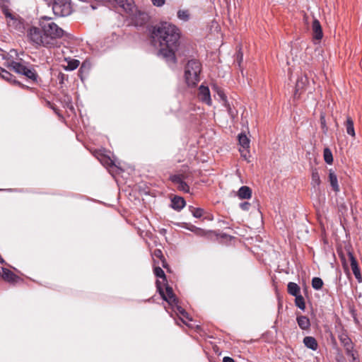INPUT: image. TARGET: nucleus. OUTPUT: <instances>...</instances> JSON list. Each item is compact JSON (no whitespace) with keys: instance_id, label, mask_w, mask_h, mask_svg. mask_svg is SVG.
Segmentation results:
<instances>
[{"instance_id":"f257e3e1","label":"nucleus","mask_w":362,"mask_h":362,"mask_svg":"<svg viewBox=\"0 0 362 362\" xmlns=\"http://www.w3.org/2000/svg\"><path fill=\"white\" fill-rule=\"evenodd\" d=\"M151 37L152 45L159 47L157 55L165 59L170 66H175V52L180 45V29L172 23L161 22L153 28Z\"/></svg>"},{"instance_id":"f03ea898","label":"nucleus","mask_w":362,"mask_h":362,"mask_svg":"<svg viewBox=\"0 0 362 362\" xmlns=\"http://www.w3.org/2000/svg\"><path fill=\"white\" fill-rule=\"evenodd\" d=\"M51 19V18L46 16H42L39 25L42 28L50 47H53L56 45V40L63 37L64 31L58 25L52 22Z\"/></svg>"},{"instance_id":"7ed1b4c3","label":"nucleus","mask_w":362,"mask_h":362,"mask_svg":"<svg viewBox=\"0 0 362 362\" xmlns=\"http://www.w3.org/2000/svg\"><path fill=\"white\" fill-rule=\"evenodd\" d=\"M202 64L196 59L189 60L185 67V80L189 87H194L200 81Z\"/></svg>"},{"instance_id":"20e7f679","label":"nucleus","mask_w":362,"mask_h":362,"mask_svg":"<svg viewBox=\"0 0 362 362\" xmlns=\"http://www.w3.org/2000/svg\"><path fill=\"white\" fill-rule=\"evenodd\" d=\"M27 37L29 42L35 48L40 47H51L41 27L31 26L27 31Z\"/></svg>"},{"instance_id":"39448f33","label":"nucleus","mask_w":362,"mask_h":362,"mask_svg":"<svg viewBox=\"0 0 362 362\" xmlns=\"http://www.w3.org/2000/svg\"><path fill=\"white\" fill-rule=\"evenodd\" d=\"M52 11L57 16H69L71 13L70 0H53Z\"/></svg>"},{"instance_id":"423d86ee","label":"nucleus","mask_w":362,"mask_h":362,"mask_svg":"<svg viewBox=\"0 0 362 362\" xmlns=\"http://www.w3.org/2000/svg\"><path fill=\"white\" fill-rule=\"evenodd\" d=\"M156 284L157 291L159 293V294L160 295V296L163 300L168 302V303L170 305H173V303H175L177 301L178 299L176 297V296L175 295V293H173V288L171 286H170L168 284H165V291H166V293H165V292L163 289L162 283L159 280H157Z\"/></svg>"},{"instance_id":"0eeeda50","label":"nucleus","mask_w":362,"mask_h":362,"mask_svg":"<svg viewBox=\"0 0 362 362\" xmlns=\"http://www.w3.org/2000/svg\"><path fill=\"white\" fill-rule=\"evenodd\" d=\"M28 63L25 62H18L14 60H11L4 63V66L9 70L16 72L18 74L23 75Z\"/></svg>"},{"instance_id":"6e6552de","label":"nucleus","mask_w":362,"mask_h":362,"mask_svg":"<svg viewBox=\"0 0 362 362\" xmlns=\"http://www.w3.org/2000/svg\"><path fill=\"white\" fill-rule=\"evenodd\" d=\"M308 83V78L305 75L300 76L298 78L294 92V97L299 98L300 95L305 90Z\"/></svg>"},{"instance_id":"1a4fd4ad","label":"nucleus","mask_w":362,"mask_h":362,"mask_svg":"<svg viewBox=\"0 0 362 362\" xmlns=\"http://www.w3.org/2000/svg\"><path fill=\"white\" fill-rule=\"evenodd\" d=\"M170 180L177 185L178 190L185 193L189 192V185L183 180L182 175H173L170 176Z\"/></svg>"},{"instance_id":"9d476101","label":"nucleus","mask_w":362,"mask_h":362,"mask_svg":"<svg viewBox=\"0 0 362 362\" xmlns=\"http://www.w3.org/2000/svg\"><path fill=\"white\" fill-rule=\"evenodd\" d=\"M321 180L317 168H314L312 170L311 174V182L310 185L312 186V189L313 192L316 194L320 193L321 189Z\"/></svg>"},{"instance_id":"9b49d317","label":"nucleus","mask_w":362,"mask_h":362,"mask_svg":"<svg viewBox=\"0 0 362 362\" xmlns=\"http://www.w3.org/2000/svg\"><path fill=\"white\" fill-rule=\"evenodd\" d=\"M0 76L3 79L10 82L11 83H13V84H15V85H18V86H19L20 87H21L23 88H26V89L30 88L28 86L22 84L21 82H19L18 81L16 80L15 77L9 71H8L7 70L3 69L1 66H0Z\"/></svg>"},{"instance_id":"f8f14e48","label":"nucleus","mask_w":362,"mask_h":362,"mask_svg":"<svg viewBox=\"0 0 362 362\" xmlns=\"http://www.w3.org/2000/svg\"><path fill=\"white\" fill-rule=\"evenodd\" d=\"M199 97L202 102L207 104L208 105H211V98L210 90L208 86L201 85L199 88Z\"/></svg>"},{"instance_id":"ddd939ff","label":"nucleus","mask_w":362,"mask_h":362,"mask_svg":"<svg viewBox=\"0 0 362 362\" xmlns=\"http://www.w3.org/2000/svg\"><path fill=\"white\" fill-rule=\"evenodd\" d=\"M313 37L314 40L320 41L323 37L322 28L320 21L314 18L312 23Z\"/></svg>"},{"instance_id":"4468645a","label":"nucleus","mask_w":362,"mask_h":362,"mask_svg":"<svg viewBox=\"0 0 362 362\" xmlns=\"http://www.w3.org/2000/svg\"><path fill=\"white\" fill-rule=\"evenodd\" d=\"M339 339L341 345L344 347L346 354H351V351H354V344L346 333L339 334Z\"/></svg>"},{"instance_id":"2eb2a0df","label":"nucleus","mask_w":362,"mask_h":362,"mask_svg":"<svg viewBox=\"0 0 362 362\" xmlns=\"http://www.w3.org/2000/svg\"><path fill=\"white\" fill-rule=\"evenodd\" d=\"M349 257L351 262V269L355 278L358 280V282H362V276L356 258L351 252L349 253Z\"/></svg>"},{"instance_id":"dca6fc26","label":"nucleus","mask_w":362,"mask_h":362,"mask_svg":"<svg viewBox=\"0 0 362 362\" xmlns=\"http://www.w3.org/2000/svg\"><path fill=\"white\" fill-rule=\"evenodd\" d=\"M1 270H2V277L6 281H8L9 283L14 284V283H16L18 281L21 280V279L18 276L15 274L11 270H9L5 267H2Z\"/></svg>"},{"instance_id":"f3484780","label":"nucleus","mask_w":362,"mask_h":362,"mask_svg":"<svg viewBox=\"0 0 362 362\" xmlns=\"http://www.w3.org/2000/svg\"><path fill=\"white\" fill-rule=\"evenodd\" d=\"M328 180L332 187V189L337 194L340 191L339 185L338 183L337 176L333 170H329Z\"/></svg>"},{"instance_id":"a211bd4d","label":"nucleus","mask_w":362,"mask_h":362,"mask_svg":"<svg viewBox=\"0 0 362 362\" xmlns=\"http://www.w3.org/2000/svg\"><path fill=\"white\" fill-rule=\"evenodd\" d=\"M186 205V202L184 198L175 196L171 199L170 206L175 211H181L185 206Z\"/></svg>"},{"instance_id":"6ab92c4d","label":"nucleus","mask_w":362,"mask_h":362,"mask_svg":"<svg viewBox=\"0 0 362 362\" xmlns=\"http://www.w3.org/2000/svg\"><path fill=\"white\" fill-rule=\"evenodd\" d=\"M252 189L248 186L240 187L237 193V196L240 199H249L252 197Z\"/></svg>"},{"instance_id":"aec40b11","label":"nucleus","mask_w":362,"mask_h":362,"mask_svg":"<svg viewBox=\"0 0 362 362\" xmlns=\"http://www.w3.org/2000/svg\"><path fill=\"white\" fill-rule=\"evenodd\" d=\"M296 321L298 327L303 330H308L310 327V319L305 315H298Z\"/></svg>"},{"instance_id":"412c9836","label":"nucleus","mask_w":362,"mask_h":362,"mask_svg":"<svg viewBox=\"0 0 362 362\" xmlns=\"http://www.w3.org/2000/svg\"><path fill=\"white\" fill-rule=\"evenodd\" d=\"M303 344L308 348L312 351H316L318 348V344L315 337L308 336L303 339Z\"/></svg>"},{"instance_id":"4be33fe9","label":"nucleus","mask_w":362,"mask_h":362,"mask_svg":"<svg viewBox=\"0 0 362 362\" xmlns=\"http://www.w3.org/2000/svg\"><path fill=\"white\" fill-rule=\"evenodd\" d=\"M23 76H25L27 78L34 82H36L38 78L37 73L32 65H28Z\"/></svg>"},{"instance_id":"5701e85b","label":"nucleus","mask_w":362,"mask_h":362,"mask_svg":"<svg viewBox=\"0 0 362 362\" xmlns=\"http://www.w3.org/2000/svg\"><path fill=\"white\" fill-rule=\"evenodd\" d=\"M287 291L288 293L293 296H296L300 294V286L296 283L294 282H289L288 284Z\"/></svg>"},{"instance_id":"b1692460","label":"nucleus","mask_w":362,"mask_h":362,"mask_svg":"<svg viewBox=\"0 0 362 362\" xmlns=\"http://www.w3.org/2000/svg\"><path fill=\"white\" fill-rule=\"evenodd\" d=\"M345 127H346V133L349 135L354 137L356 134H355V130H354V121L351 119V117L349 116H347V117H346V121L345 122Z\"/></svg>"},{"instance_id":"393cba45","label":"nucleus","mask_w":362,"mask_h":362,"mask_svg":"<svg viewBox=\"0 0 362 362\" xmlns=\"http://www.w3.org/2000/svg\"><path fill=\"white\" fill-rule=\"evenodd\" d=\"M239 144L245 150H247L250 148V139L245 133H240L238 135Z\"/></svg>"},{"instance_id":"a878e982","label":"nucleus","mask_w":362,"mask_h":362,"mask_svg":"<svg viewBox=\"0 0 362 362\" xmlns=\"http://www.w3.org/2000/svg\"><path fill=\"white\" fill-rule=\"evenodd\" d=\"M179 300H177V301L175 303H173V305H170L173 309L177 312L179 314H180L183 317L186 318V319H188L189 320H192L191 318H189V315L188 313L185 311V310L179 305Z\"/></svg>"},{"instance_id":"bb28decb","label":"nucleus","mask_w":362,"mask_h":362,"mask_svg":"<svg viewBox=\"0 0 362 362\" xmlns=\"http://www.w3.org/2000/svg\"><path fill=\"white\" fill-rule=\"evenodd\" d=\"M177 16L178 19L183 22H187L190 19V13L187 9H180L177 12Z\"/></svg>"},{"instance_id":"cd10ccee","label":"nucleus","mask_w":362,"mask_h":362,"mask_svg":"<svg viewBox=\"0 0 362 362\" xmlns=\"http://www.w3.org/2000/svg\"><path fill=\"white\" fill-rule=\"evenodd\" d=\"M67 61V65L65 67L66 71H74L78 68L80 64V62L76 59H69Z\"/></svg>"},{"instance_id":"c85d7f7f","label":"nucleus","mask_w":362,"mask_h":362,"mask_svg":"<svg viewBox=\"0 0 362 362\" xmlns=\"http://www.w3.org/2000/svg\"><path fill=\"white\" fill-rule=\"evenodd\" d=\"M295 297V305L301 310L304 311L305 309V302L304 298L301 294L294 296Z\"/></svg>"},{"instance_id":"c756f323","label":"nucleus","mask_w":362,"mask_h":362,"mask_svg":"<svg viewBox=\"0 0 362 362\" xmlns=\"http://www.w3.org/2000/svg\"><path fill=\"white\" fill-rule=\"evenodd\" d=\"M323 156L325 163L332 164L333 163V156L331 150L329 148H325L323 151Z\"/></svg>"},{"instance_id":"7c9ffc66","label":"nucleus","mask_w":362,"mask_h":362,"mask_svg":"<svg viewBox=\"0 0 362 362\" xmlns=\"http://www.w3.org/2000/svg\"><path fill=\"white\" fill-rule=\"evenodd\" d=\"M324 283L321 278L320 277H313L312 279V287L315 290H320L322 288Z\"/></svg>"},{"instance_id":"2f4dec72","label":"nucleus","mask_w":362,"mask_h":362,"mask_svg":"<svg viewBox=\"0 0 362 362\" xmlns=\"http://www.w3.org/2000/svg\"><path fill=\"white\" fill-rule=\"evenodd\" d=\"M1 7H2V11L6 18H9L10 20L13 21V23H16L18 22L17 18L9 11V10L6 6H3Z\"/></svg>"},{"instance_id":"473e14b6","label":"nucleus","mask_w":362,"mask_h":362,"mask_svg":"<svg viewBox=\"0 0 362 362\" xmlns=\"http://www.w3.org/2000/svg\"><path fill=\"white\" fill-rule=\"evenodd\" d=\"M182 227L187 230H189L196 234H200V232H202L201 228H197L195 226L190 224V223H183Z\"/></svg>"},{"instance_id":"72a5a7b5","label":"nucleus","mask_w":362,"mask_h":362,"mask_svg":"<svg viewBox=\"0 0 362 362\" xmlns=\"http://www.w3.org/2000/svg\"><path fill=\"white\" fill-rule=\"evenodd\" d=\"M190 211L192 212V216L194 218H201L204 213V210L202 208H194L193 206H189Z\"/></svg>"},{"instance_id":"f704fd0d","label":"nucleus","mask_w":362,"mask_h":362,"mask_svg":"<svg viewBox=\"0 0 362 362\" xmlns=\"http://www.w3.org/2000/svg\"><path fill=\"white\" fill-rule=\"evenodd\" d=\"M90 69V63L88 61H84L80 66L78 72L80 74H87L89 72Z\"/></svg>"},{"instance_id":"c9c22d12","label":"nucleus","mask_w":362,"mask_h":362,"mask_svg":"<svg viewBox=\"0 0 362 362\" xmlns=\"http://www.w3.org/2000/svg\"><path fill=\"white\" fill-rule=\"evenodd\" d=\"M153 272L156 277L162 279L163 281H166L165 274L160 267H156L153 269Z\"/></svg>"},{"instance_id":"e433bc0d","label":"nucleus","mask_w":362,"mask_h":362,"mask_svg":"<svg viewBox=\"0 0 362 362\" xmlns=\"http://www.w3.org/2000/svg\"><path fill=\"white\" fill-rule=\"evenodd\" d=\"M240 208L245 211H248L251 208V204L248 202H243L240 203Z\"/></svg>"},{"instance_id":"4c0bfd02","label":"nucleus","mask_w":362,"mask_h":362,"mask_svg":"<svg viewBox=\"0 0 362 362\" xmlns=\"http://www.w3.org/2000/svg\"><path fill=\"white\" fill-rule=\"evenodd\" d=\"M153 255L164 262V257L163 255L162 251L160 249H156L153 252Z\"/></svg>"},{"instance_id":"58836bf2","label":"nucleus","mask_w":362,"mask_h":362,"mask_svg":"<svg viewBox=\"0 0 362 362\" xmlns=\"http://www.w3.org/2000/svg\"><path fill=\"white\" fill-rule=\"evenodd\" d=\"M348 356L351 358V360L350 362H359V359L358 358L357 356H356L354 351H351V354H346Z\"/></svg>"},{"instance_id":"ea45409f","label":"nucleus","mask_w":362,"mask_h":362,"mask_svg":"<svg viewBox=\"0 0 362 362\" xmlns=\"http://www.w3.org/2000/svg\"><path fill=\"white\" fill-rule=\"evenodd\" d=\"M151 2L154 6L160 7L164 5L165 0H151Z\"/></svg>"},{"instance_id":"a19ab883","label":"nucleus","mask_w":362,"mask_h":362,"mask_svg":"<svg viewBox=\"0 0 362 362\" xmlns=\"http://www.w3.org/2000/svg\"><path fill=\"white\" fill-rule=\"evenodd\" d=\"M320 123H321L322 129L324 130V132H326L327 128V126H326V122H325V116L322 115L320 117Z\"/></svg>"},{"instance_id":"79ce46f5","label":"nucleus","mask_w":362,"mask_h":362,"mask_svg":"<svg viewBox=\"0 0 362 362\" xmlns=\"http://www.w3.org/2000/svg\"><path fill=\"white\" fill-rule=\"evenodd\" d=\"M217 93L222 100H226L227 97L221 90H218Z\"/></svg>"},{"instance_id":"37998d69","label":"nucleus","mask_w":362,"mask_h":362,"mask_svg":"<svg viewBox=\"0 0 362 362\" xmlns=\"http://www.w3.org/2000/svg\"><path fill=\"white\" fill-rule=\"evenodd\" d=\"M223 362H235L234 359L229 356H225L223 358Z\"/></svg>"},{"instance_id":"c03bdc74","label":"nucleus","mask_w":362,"mask_h":362,"mask_svg":"<svg viewBox=\"0 0 362 362\" xmlns=\"http://www.w3.org/2000/svg\"><path fill=\"white\" fill-rule=\"evenodd\" d=\"M240 151L241 156H242L243 157H244L245 158H246V157H247V153H249V152L247 151V150H245V149L243 148V150H240Z\"/></svg>"},{"instance_id":"a18cd8bd","label":"nucleus","mask_w":362,"mask_h":362,"mask_svg":"<svg viewBox=\"0 0 362 362\" xmlns=\"http://www.w3.org/2000/svg\"><path fill=\"white\" fill-rule=\"evenodd\" d=\"M9 0H0V6H5V4L8 3Z\"/></svg>"},{"instance_id":"49530a36","label":"nucleus","mask_w":362,"mask_h":362,"mask_svg":"<svg viewBox=\"0 0 362 362\" xmlns=\"http://www.w3.org/2000/svg\"><path fill=\"white\" fill-rule=\"evenodd\" d=\"M109 161H110V164H109L110 166H115V167H117L116 164L115 163V162L112 160L109 159Z\"/></svg>"},{"instance_id":"de8ad7c7","label":"nucleus","mask_w":362,"mask_h":362,"mask_svg":"<svg viewBox=\"0 0 362 362\" xmlns=\"http://www.w3.org/2000/svg\"><path fill=\"white\" fill-rule=\"evenodd\" d=\"M167 233V230L165 228H162L160 230V234L165 235Z\"/></svg>"},{"instance_id":"09e8293b","label":"nucleus","mask_w":362,"mask_h":362,"mask_svg":"<svg viewBox=\"0 0 362 362\" xmlns=\"http://www.w3.org/2000/svg\"><path fill=\"white\" fill-rule=\"evenodd\" d=\"M0 263H1V264H4L5 263L4 259L1 257V255H0Z\"/></svg>"},{"instance_id":"8fccbe9b","label":"nucleus","mask_w":362,"mask_h":362,"mask_svg":"<svg viewBox=\"0 0 362 362\" xmlns=\"http://www.w3.org/2000/svg\"><path fill=\"white\" fill-rule=\"evenodd\" d=\"M182 321L183 322V323H185V325H187V326H189V327L190 326V325H187V324L185 322V321H184L182 319Z\"/></svg>"},{"instance_id":"3c124183","label":"nucleus","mask_w":362,"mask_h":362,"mask_svg":"<svg viewBox=\"0 0 362 362\" xmlns=\"http://www.w3.org/2000/svg\"><path fill=\"white\" fill-rule=\"evenodd\" d=\"M196 327H197V329H200V326L199 325H197Z\"/></svg>"}]
</instances>
